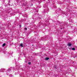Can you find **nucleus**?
<instances>
[{"instance_id":"f03ea898","label":"nucleus","mask_w":77,"mask_h":77,"mask_svg":"<svg viewBox=\"0 0 77 77\" xmlns=\"http://www.w3.org/2000/svg\"><path fill=\"white\" fill-rule=\"evenodd\" d=\"M68 46H71V43L69 42L68 45Z\"/></svg>"},{"instance_id":"7ed1b4c3","label":"nucleus","mask_w":77,"mask_h":77,"mask_svg":"<svg viewBox=\"0 0 77 77\" xmlns=\"http://www.w3.org/2000/svg\"><path fill=\"white\" fill-rule=\"evenodd\" d=\"M20 47H23V44L22 43L20 44Z\"/></svg>"},{"instance_id":"f8f14e48","label":"nucleus","mask_w":77,"mask_h":77,"mask_svg":"<svg viewBox=\"0 0 77 77\" xmlns=\"http://www.w3.org/2000/svg\"><path fill=\"white\" fill-rule=\"evenodd\" d=\"M21 25L20 26V28H21Z\"/></svg>"},{"instance_id":"20e7f679","label":"nucleus","mask_w":77,"mask_h":77,"mask_svg":"<svg viewBox=\"0 0 77 77\" xmlns=\"http://www.w3.org/2000/svg\"><path fill=\"white\" fill-rule=\"evenodd\" d=\"M4 69H1V71H2V72H3V70H4Z\"/></svg>"},{"instance_id":"9d476101","label":"nucleus","mask_w":77,"mask_h":77,"mask_svg":"<svg viewBox=\"0 0 77 77\" xmlns=\"http://www.w3.org/2000/svg\"><path fill=\"white\" fill-rule=\"evenodd\" d=\"M70 50H72V48H70Z\"/></svg>"},{"instance_id":"39448f33","label":"nucleus","mask_w":77,"mask_h":77,"mask_svg":"<svg viewBox=\"0 0 77 77\" xmlns=\"http://www.w3.org/2000/svg\"><path fill=\"white\" fill-rule=\"evenodd\" d=\"M6 45V44L4 43L2 45V47H4V46H5Z\"/></svg>"},{"instance_id":"1a4fd4ad","label":"nucleus","mask_w":77,"mask_h":77,"mask_svg":"<svg viewBox=\"0 0 77 77\" xmlns=\"http://www.w3.org/2000/svg\"><path fill=\"white\" fill-rule=\"evenodd\" d=\"M24 29H25V30H27V29L26 28H24Z\"/></svg>"},{"instance_id":"423d86ee","label":"nucleus","mask_w":77,"mask_h":77,"mask_svg":"<svg viewBox=\"0 0 77 77\" xmlns=\"http://www.w3.org/2000/svg\"><path fill=\"white\" fill-rule=\"evenodd\" d=\"M9 69H8L7 71V74H8V72H9Z\"/></svg>"},{"instance_id":"9b49d317","label":"nucleus","mask_w":77,"mask_h":77,"mask_svg":"<svg viewBox=\"0 0 77 77\" xmlns=\"http://www.w3.org/2000/svg\"><path fill=\"white\" fill-rule=\"evenodd\" d=\"M55 68H56V69H57V67H55Z\"/></svg>"},{"instance_id":"f257e3e1","label":"nucleus","mask_w":77,"mask_h":77,"mask_svg":"<svg viewBox=\"0 0 77 77\" xmlns=\"http://www.w3.org/2000/svg\"><path fill=\"white\" fill-rule=\"evenodd\" d=\"M45 59V60H48V59H49V58L46 57Z\"/></svg>"},{"instance_id":"0eeeda50","label":"nucleus","mask_w":77,"mask_h":77,"mask_svg":"<svg viewBox=\"0 0 77 77\" xmlns=\"http://www.w3.org/2000/svg\"><path fill=\"white\" fill-rule=\"evenodd\" d=\"M75 48H72V50H75Z\"/></svg>"},{"instance_id":"6e6552de","label":"nucleus","mask_w":77,"mask_h":77,"mask_svg":"<svg viewBox=\"0 0 77 77\" xmlns=\"http://www.w3.org/2000/svg\"><path fill=\"white\" fill-rule=\"evenodd\" d=\"M28 64H29V65H30V64H31V62H29L28 63Z\"/></svg>"}]
</instances>
